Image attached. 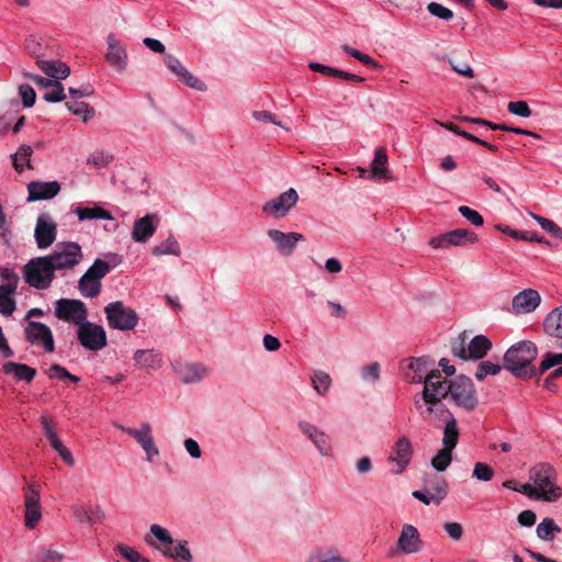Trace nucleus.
<instances>
[{"label": "nucleus", "mask_w": 562, "mask_h": 562, "mask_svg": "<svg viewBox=\"0 0 562 562\" xmlns=\"http://www.w3.org/2000/svg\"><path fill=\"white\" fill-rule=\"evenodd\" d=\"M538 349L535 342L522 340L512 346L504 356V367L519 379L539 376V368L532 366Z\"/></svg>", "instance_id": "1"}, {"label": "nucleus", "mask_w": 562, "mask_h": 562, "mask_svg": "<svg viewBox=\"0 0 562 562\" xmlns=\"http://www.w3.org/2000/svg\"><path fill=\"white\" fill-rule=\"evenodd\" d=\"M47 256L31 259L23 267L25 282L37 290H45L50 286L55 278V269Z\"/></svg>", "instance_id": "2"}, {"label": "nucleus", "mask_w": 562, "mask_h": 562, "mask_svg": "<svg viewBox=\"0 0 562 562\" xmlns=\"http://www.w3.org/2000/svg\"><path fill=\"white\" fill-rule=\"evenodd\" d=\"M448 397L459 407L465 411H474L479 404L477 392L473 381L463 374L449 381Z\"/></svg>", "instance_id": "3"}, {"label": "nucleus", "mask_w": 562, "mask_h": 562, "mask_svg": "<svg viewBox=\"0 0 562 562\" xmlns=\"http://www.w3.org/2000/svg\"><path fill=\"white\" fill-rule=\"evenodd\" d=\"M465 342L467 336L465 333H463L451 342L452 355L462 360H479L484 358L492 348V341L484 335L473 337L468 347H465Z\"/></svg>", "instance_id": "4"}, {"label": "nucleus", "mask_w": 562, "mask_h": 562, "mask_svg": "<svg viewBox=\"0 0 562 562\" xmlns=\"http://www.w3.org/2000/svg\"><path fill=\"white\" fill-rule=\"evenodd\" d=\"M108 324L113 329L132 330L139 321L135 310L126 306L122 301H114L104 307Z\"/></svg>", "instance_id": "5"}, {"label": "nucleus", "mask_w": 562, "mask_h": 562, "mask_svg": "<svg viewBox=\"0 0 562 562\" xmlns=\"http://www.w3.org/2000/svg\"><path fill=\"white\" fill-rule=\"evenodd\" d=\"M553 468L542 463L531 470V479L538 486V499L555 502L562 496L561 487L553 483Z\"/></svg>", "instance_id": "6"}, {"label": "nucleus", "mask_w": 562, "mask_h": 562, "mask_svg": "<svg viewBox=\"0 0 562 562\" xmlns=\"http://www.w3.org/2000/svg\"><path fill=\"white\" fill-rule=\"evenodd\" d=\"M77 338L85 349L91 351H99L108 344L104 328L88 321L78 326Z\"/></svg>", "instance_id": "7"}, {"label": "nucleus", "mask_w": 562, "mask_h": 562, "mask_svg": "<svg viewBox=\"0 0 562 562\" xmlns=\"http://www.w3.org/2000/svg\"><path fill=\"white\" fill-rule=\"evenodd\" d=\"M88 310L83 302L72 299H59L55 303V316L64 322L78 326L88 318Z\"/></svg>", "instance_id": "8"}, {"label": "nucleus", "mask_w": 562, "mask_h": 562, "mask_svg": "<svg viewBox=\"0 0 562 562\" xmlns=\"http://www.w3.org/2000/svg\"><path fill=\"white\" fill-rule=\"evenodd\" d=\"M47 257L55 270L71 269L80 262L82 251L77 243H65L56 245L53 254Z\"/></svg>", "instance_id": "9"}, {"label": "nucleus", "mask_w": 562, "mask_h": 562, "mask_svg": "<svg viewBox=\"0 0 562 562\" xmlns=\"http://www.w3.org/2000/svg\"><path fill=\"white\" fill-rule=\"evenodd\" d=\"M449 381L441 376L439 370H431L424 380V397L427 404L439 405L442 398H447Z\"/></svg>", "instance_id": "10"}, {"label": "nucleus", "mask_w": 562, "mask_h": 562, "mask_svg": "<svg viewBox=\"0 0 562 562\" xmlns=\"http://www.w3.org/2000/svg\"><path fill=\"white\" fill-rule=\"evenodd\" d=\"M24 338L27 342L43 347L46 352L55 350L54 337L50 328L40 322L29 321L24 328Z\"/></svg>", "instance_id": "11"}, {"label": "nucleus", "mask_w": 562, "mask_h": 562, "mask_svg": "<svg viewBox=\"0 0 562 562\" xmlns=\"http://www.w3.org/2000/svg\"><path fill=\"white\" fill-rule=\"evenodd\" d=\"M297 201V192L290 188L279 196L266 201L262 205V212L274 218H282L296 205Z\"/></svg>", "instance_id": "12"}, {"label": "nucleus", "mask_w": 562, "mask_h": 562, "mask_svg": "<svg viewBox=\"0 0 562 562\" xmlns=\"http://www.w3.org/2000/svg\"><path fill=\"white\" fill-rule=\"evenodd\" d=\"M479 240L477 235L465 228H457L446 234L432 237L429 245L432 248H448L451 246H463L465 244H475Z\"/></svg>", "instance_id": "13"}, {"label": "nucleus", "mask_w": 562, "mask_h": 562, "mask_svg": "<svg viewBox=\"0 0 562 562\" xmlns=\"http://www.w3.org/2000/svg\"><path fill=\"white\" fill-rule=\"evenodd\" d=\"M116 427L137 441L145 451L148 461H151L154 457L159 454V450L151 436V426L148 423H143L139 429L125 427L123 425H116Z\"/></svg>", "instance_id": "14"}, {"label": "nucleus", "mask_w": 562, "mask_h": 562, "mask_svg": "<svg viewBox=\"0 0 562 562\" xmlns=\"http://www.w3.org/2000/svg\"><path fill=\"white\" fill-rule=\"evenodd\" d=\"M57 235V225L47 213H42L36 220L34 237L40 249L53 245Z\"/></svg>", "instance_id": "15"}, {"label": "nucleus", "mask_w": 562, "mask_h": 562, "mask_svg": "<svg viewBox=\"0 0 562 562\" xmlns=\"http://www.w3.org/2000/svg\"><path fill=\"white\" fill-rule=\"evenodd\" d=\"M424 541L420 538L418 529L409 524H405L400 532L396 549L404 554H415L423 550Z\"/></svg>", "instance_id": "16"}, {"label": "nucleus", "mask_w": 562, "mask_h": 562, "mask_svg": "<svg viewBox=\"0 0 562 562\" xmlns=\"http://www.w3.org/2000/svg\"><path fill=\"white\" fill-rule=\"evenodd\" d=\"M268 237L276 244L277 250L283 256H291L299 241L305 240L301 233H283L277 228L268 229Z\"/></svg>", "instance_id": "17"}, {"label": "nucleus", "mask_w": 562, "mask_h": 562, "mask_svg": "<svg viewBox=\"0 0 562 562\" xmlns=\"http://www.w3.org/2000/svg\"><path fill=\"white\" fill-rule=\"evenodd\" d=\"M108 52L105 60L119 72H124L127 67V52L124 44H122L113 34L106 38Z\"/></svg>", "instance_id": "18"}, {"label": "nucleus", "mask_w": 562, "mask_h": 562, "mask_svg": "<svg viewBox=\"0 0 562 562\" xmlns=\"http://www.w3.org/2000/svg\"><path fill=\"white\" fill-rule=\"evenodd\" d=\"M165 64L168 69L172 71L179 78V80H182L188 87L198 91L206 90V85L190 74L176 56L167 54L165 56Z\"/></svg>", "instance_id": "19"}, {"label": "nucleus", "mask_w": 562, "mask_h": 562, "mask_svg": "<svg viewBox=\"0 0 562 562\" xmlns=\"http://www.w3.org/2000/svg\"><path fill=\"white\" fill-rule=\"evenodd\" d=\"M413 456V448L411 440L403 436L392 447L391 453L387 458L389 462H394L397 469L394 471L396 474L402 473L409 464Z\"/></svg>", "instance_id": "20"}, {"label": "nucleus", "mask_w": 562, "mask_h": 562, "mask_svg": "<svg viewBox=\"0 0 562 562\" xmlns=\"http://www.w3.org/2000/svg\"><path fill=\"white\" fill-rule=\"evenodd\" d=\"M179 379L186 383H198L209 375V370L201 363L177 362L175 366Z\"/></svg>", "instance_id": "21"}, {"label": "nucleus", "mask_w": 562, "mask_h": 562, "mask_svg": "<svg viewBox=\"0 0 562 562\" xmlns=\"http://www.w3.org/2000/svg\"><path fill=\"white\" fill-rule=\"evenodd\" d=\"M60 191V184L57 181H32L27 184V201L49 200L55 198Z\"/></svg>", "instance_id": "22"}, {"label": "nucleus", "mask_w": 562, "mask_h": 562, "mask_svg": "<svg viewBox=\"0 0 562 562\" xmlns=\"http://www.w3.org/2000/svg\"><path fill=\"white\" fill-rule=\"evenodd\" d=\"M158 217L156 214H147L135 221L132 237L137 243L147 241L156 232Z\"/></svg>", "instance_id": "23"}, {"label": "nucleus", "mask_w": 562, "mask_h": 562, "mask_svg": "<svg viewBox=\"0 0 562 562\" xmlns=\"http://www.w3.org/2000/svg\"><path fill=\"white\" fill-rule=\"evenodd\" d=\"M423 486L431 494L435 505H439L448 495V483L446 479L436 473L426 474L423 480Z\"/></svg>", "instance_id": "24"}, {"label": "nucleus", "mask_w": 562, "mask_h": 562, "mask_svg": "<svg viewBox=\"0 0 562 562\" xmlns=\"http://www.w3.org/2000/svg\"><path fill=\"white\" fill-rule=\"evenodd\" d=\"M541 302L540 294L533 289H526L513 299V308L516 313H530L535 311Z\"/></svg>", "instance_id": "25"}, {"label": "nucleus", "mask_w": 562, "mask_h": 562, "mask_svg": "<svg viewBox=\"0 0 562 562\" xmlns=\"http://www.w3.org/2000/svg\"><path fill=\"white\" fill-rule=\"evenodd\" d=\"M431 364H434V361L429 357L412 358L407 369L411 370L413 374L406 373V380L413 384L424 383L425 376L428 374V368Z\"/></svg>", "instance_id": "26"}, {"label": "nucleus", "mask_w": 562, "mask_h": 562, "mask_svg": "<svg viewBox=\"0 0 562 562\" xmlns=\"http://www.w3.org/2000/svg\"><path fill=\"white\" fill-rule=\"evenodd\" d=\"M36 65L49 78L57 81L66 79L70 74V68L63 61L44 60L37 57Z\"/></svg>", "instance_id": "27"}, {"label": "nucleus", "mask_w": 562, "mask_h": 562, "mask_svg": "<svg viewBox=\"0 0 562 562\" xmlns=\"http://www.w3.org/2000/svg\"><path fill=\"white\" fill-rule=\"evenodd\" d=\"M441 414L447 415L448 419L443 429L442 446L454 450L459 441V428L457 419L449 409H441Z\"/></svg>", "instance_id": "28"}, {"label": "nucleus", "mask_w": 562, "mask_h": 562, "mask_svg": "<svg viewBox=\"0 0 562 562\" xmlns=\"http://www.w3.org/2000/svg\"><path fill=\"white\" fill-rule=\"evenodd\" d=\"M544 333L562 340V305L553 308L543 321Z\"/></svg>", "instance_id": "29"}, {"label": "nucleus", "mask_w": 562, "mask_h": 562, "mask_svg": "<svg viewBox=\"0 0 562 562\" xmlns=\"http://www.w3.org/2000/svg\"><path fill=\"white\" fill-rule=\"evenodd\" d=\"M2 372L4 374H13L18 381H25L27 383L32 382L36 376V369L16 362H7L2 367Z\"/></svg>", "instance_id": "30"}, {"label": "nucleus", "mask_w": 562, "mask_h": 562, "mask_svg": "<svg viewBox=\"0 0 562 562\" xmlns=\"http://www.w3.org/2000/svg\"><path fill=\"white\" fill-rule=\"evenodd\" d=\"M387 165V155L386 150L383 147H379L375 149L374 159L372 161V169L369 175V179H392L390 177V171L386 167Z\"/></svg>", "instance_id": "31"}, {"label": "nucleus", "mask_w": 562, "mask_h": 562, "mask_svg": "<svg viewBox=\"0 0 562 562\" xmlns=\"http://www.w3.org/2000/svg\"><path fill=\"white\" fill-rule=\"evenodd\" d=\"M308 68L315 72H321L324 76L337 77V78H340L344 80H350V81L358 82V83L364 81L363 77L340 70L338 68L325 66V65H322V64H318L315 61L310 63Z\"/></svg>", "instance_id": "32"}, {"label": "nucleus", "mask_w": 562, "mask_h": 562, "mask_svg": "<svg viewBox=\"0 0 562 562\" xmlns=\"http://www.w3.org/2000/svg\"><path fill=\"white\" fill-rule=\"evenodd\" d=\"M134 360L139 368L153 370L160 368L162 362L160 353L153 349L137 350L134 353Z\"/></svg>", "instance_id": "33"}, {"label": "nucleus", "mask_w": 562, "mask_h": 562, "mask_svg": "<svg viewBox=\"0 0 562 562\" xmlns=\"http://www.w3.org/2000/svg\"><path fill=\"white\" fill-rule=\"evenodd\" d=\"M160 550L165 557L177 559L180 562H192V554L188 548L187 541H178L175 549L155 547Z\"/></svg>", "instance_id": "34"}, {"label": "nucleus", "mask_w": 562, "mask_h": 562, "mask_svg": "<svg viewBox=\"0 0 562 562\" xmlns=\"http://www.w3.org/2000/svg\"><path fill=\"white\" fill-rule=\"evenodd\" d=\"M16 290L0 286V314L10 316L16 310L14 294Z\"/></svg>", "instance_id": "35"}, {"label": "nucleus", "mask_w": 562, "mask_h": 562, "mask_svg": "<svg viewBox=\"0 0 562 562\" xmlns=\"http://www.w3.org/2000/svg\"><path fill=\"white\" fill-rule=\"evenodd\" d=\"M80 221L86 220H113L111 213L100 206L93 207H77L75 210Z\"/></svg>", "instance_id": "36"}, {"label": "nucleus", "mask_w": 562, "mask_h": 562, "mask_svg": "<svg viewBox=\"0 0 562 562\" xmlns=\"http://www.w3.org/2000/svg\"><path fill=\"white\" fill-rule=\"evenodd\" d=\"M151 254L156 257H160V256H165V255L180 256L181 249H180V245L176 240V238L172 236H169L165 241L160 243L159 245H156L151 249Z\"/></svg>", "instance_id": "37"}, {"label": "nucleus", "mask_w": 562, "mask_h": 562, "mask_svg": "<svg viewBox=\"0 0 562 562\" xmlns=\"http://www.w3.org/2000/svg\"><path fill=\"white\" fill-rule=\"evenodd\" d=\"M536 532L540 539L551 541L554 538V533L561 532V528L552 518L547 517L537 526Z\"/></svg>", "instance_id": "38"}, {"label": "nucleus", "mask_w": 562, "mask_h": 562, "mask_svg": "<svg viewBox=\"0 0 562 562\" xmlns=\"http://www.w3.org/2000/svg\"><path fill=\"white\" fill-rule=\"evenodd\" d=\"M78 289L85 297H95L101 291V282L92 278H86V272L79 279Z\"/></svg>", "instance_id": "39"}, {"label": "nucleus", "mask_w": 562, "mask_h": 562, "mask_svg": "<svg viewBox=\"0 0 562 562\" xmlns=\"http://www.w3.org/2000/svg\"><path fill=\"white\" fill-rule=\"evenodd\" d=\"M41 424L44 430V435L49 441L50 446L54 450H56L58 453L63 451L66 447L61 442V440L58 438L56 431L54 430V427L52 425V420L47 417H42Z\"/></svg>", "instance_id": "40"}, {"label": "nucleus", "mask_w": 562, "mask_h": 562, "mask_svg": "<svg viewBox=\"0 0 562 562\" xmlns=\"http://www.w3.org/2000/svg\"><path fill=\"white\" fill-rule=\"evenodd\" d=\"M66 108L74 115L81 116L83 122H87L94 115V110L86 102L81 101H68L66 102Z\"/></svg>", "instance_id": "41"}, {"label": "nucleus", "mask_w": 562, "mask_h": 562, "mask_svg": "<svg viewBox=\"0 0 562 562\" xmlns=\"http://www.w3.org/2000/svg\"><path fill=\"white\" fill-rule=\"evenodd\" d=\"M33 154V149L29 145H21L15 153V155L12 156L13 159V167L18 172H21L23 170V162H26L27 168L32 169V166L30 164V158Z\"/></svg>", "instance_id": "42"}, {"label": "nucleus", "mask_w": 562, "mask_h": 562, "mask_svg": "<svg viewBox=\"0 0 562 562\" xmlns=\"http://www.w3.org/2000/svg\"><path fill=\"white\" fill-rule=\"evenodd\" d=\"M111 270V266L109 262L102 259H95L92 266L86 271V278H92L101 282V279L104 278Z\"/></svg>", "instance_id": "43"}, {"label": "nucleus", "mask_w": 562, "mask_h": 562, "mask_svg": "<svg viewBox=\"0 0 562 562\" xmlns=\"http://www.w3.org/2000/svg\"><path fill=\"white\" fill-rule=\"evenodd\" d=\"M453 450L442 447L431 459V465L439 472L445 471L452 461Z\"/></svg>", "instance_id": "44"}, {"label": "nucleus", "mask_w": 562, "mask_h": 562, "mask_svg": "<svg viewBox=\"0 0 562 562\" xmlns=\"http://www.w3.org/2000/svg\"><path fill=\"white\" fill-rule=\"evenodd\" d=\"M43 99L49 103L64 101L66 99V93L63 83L55 80L52 87L46 89Z\"/></svg>", "instance_id": "45"}, {"label": "nucleus", "mask_w": 562, "mask_h": 562, "mask_svg": "<svg viewBox=\"0 0 562 562\" xmlns=\"http://www.w3.org/2000/svg\"><path fill=\"white\" fill-rule=\"evenodd\" d=\"M47 375L49 379H60V380H69L74 383H78L80 381V378L71 374L66 368H64L60 364H52L47 371Z\"/></svg>", "instance_id": "46"}, {"label": "nucleus", "mask_w": 562, "mask_h": 562, "mask_svg": "<svg viewBox=\"0 0 562 562\" xmlns=\"http://www.w3.org/2000/svg\"><path fill=\"white\" fill-rule=\"evenodd\" d=\"M313 387L318 394H325L331 384L329 374L324 371H317L312 378Z\"/></svg>", "instance_id": "47"}, {"label": "nucleus", "mask_w": 562, "mask_h": 562, "mask_svg": "<svg viewBox=\"0 0 562 562\" xmlns=\"http://www.w3.org/2000/svg\"><path fill=\"white\" fill-rule=\"evenodd\" d=\"M342 50L345 53H347L348 55L352 56L353 58H356L357 60H359L360 63L367 65V66H371L373 68H380L381 66L378 64V61H375L372 57H370L369 55L364 54V53H361L360 50L356 49V48H352L350 47L349 45L347 44H344L341 46Z\"/></svg>", "instance_id": "48"}, {"label": "nucleus", "mask_w": 562, "mask_h": 562, "mask_svg": "<svg viewBox=\"0 0 562 562\" xmlns=\"http://www.w3.org/2000/svg\"><path fill=\"white\" fill-rule=\"evenodd\" d=\"M472 476L479 481L490 482L494 476V470L487 463L476 462L474 464Z\"/></svg>", "instance_id": "49"}, {"label": "nucleus", "mask_w": 562, "mask_h": 562, "mask_svg": "<svg viewBox=\"0 0 562 562\" xmlns=\"http://www.w3.org/2000/svg\"><path fill=\"white\" fill-rule=\"evenodd\" d=\"M499 372L501 366L493 363L491 361H481L477 366L475 378L479 381H482L487 374L496 375Z\"/></svg>", "instance_id": "50"}, {"label": "nucleus", "mask_w": 562, "mask_h": 562, "mask_svg": "<svg viewBox=\"0 0 562 562\" xmlns=\"http://www.w3.org/2000/svg\"><path fill=\"white\" fill-rule=\"evenodd\" d=\"M0 278L4 282L0 286L12 288L13 290L18 289L20 278L12 269L8 267H0Z\"/></svg>", "instance_id": "51"}, {"label": "nucleus", "mask_w": 562, "mask_h": 562, "mask_svg": "<svg viewBox=\"0 0 562 562\" xmlns=\"http://www.w3.org/2000/svg\"><path fill=\"white\" fill-rule=\"evenodd\" d=\"M561 363H562V352L561 353H553V352L546 353V356L539 367V376L542 375L549 369L553 368L554 366L561 364Z\"/></svg>", "instance_id": "52"}, {"label": "nucleus", "mask_w": 562, "mask_h": 562, "mask_svg": "<svg viewBox=\"0 0 562 562\" xmlns=\"http://www.w3.org/2000/svg\"><path fill=\"white\" fill-rule=\"evenodd\" d=\"M496 229L502 232V233H504V234H506V235H509L510 237H513L515 239L528 240V241H532L533 240V237L531 236L532 232L516 231V229H513L512 227H509L507 225H503V224L496 225Z\"/></svg>", "instance_id": "53"}, {"label": "nucleus", "mask_w": 562, "mask_h": 562, "mask_svg": "<svg viewBox=\"0 0 562 562\" xmlns=\"http://www.w3.org/2000/svg\"><path fill=\"white\" fill-rule=\"evenodd\" d=\"M458 211L472 225L482 226L484 224V218L477 211H475L467 205L460 206Z\"/></svg>", "instance_id": "54"}, {"label": "nucleus", "mask_w": 562, "mask_h": 562, "mask_svg": "<svg viewBox=\"0 0 562 562\" xmlns=\"http://www.w3.org/2000/svg\"><path fill=\"white\" fill-rule=\"evenodd\" d=\"M113 157L105 151H94L88 158V164L94 166L95 168H104L111 161Z\"/></svg>", "instance_id": "55"}, {"label": "nucleus", "mask_w": 562, "mask_h": 562, "mask_svg": "<svg viewBox=\"0 0 562 562\" xmlns=\"http://www.w3.org/2000/svg\"><path fill=\"white\" fill-rule=\"evenodd\" d=\"M427 10L430 14H432L434 16H437L441 20L449 21L453 18V12L450 9H448L437 2H430L427 5Z\"/></svg>", "instance_id": "56"}, {"label": "nucleus", "mask_w": 562, "mask_h": 562, "mask_svg": "<svg viewBox=\"0 0 562 562\" xmlns=\"http://www.w3.org/2000/svg\"><path fill=\"white\" fill-rule=\"evenodd\" d=\"M507 110L520 117H529L532 113L526 101H512L508 103Z\"/></svg>", "instance_id": "57"}, {"label": "nucleus", "mask_w": 562, "mask_h": 562, "mask_svg": "<svg viewBox=\"0 0 562 562\" xmlns=\"http://www.w3.org/2000/svg\"><path fill=\"white\" fill-rule=\"evenodd\" d=\"M315 448L319 451L322 456H329L331 452V443L330 438L323 430L313 441Z\"/></svg>", "instance_id": "58"}, {"label": "nucleus", "mask_w": 562, "mask_h": 562, "mask_svg": "<svg viewBox=\"0 0 562 562\" xmlns=\"http://www.w3.org/2000/svg\"><path fill=\"white\" fill-rule=\"evenodd\" d=\"M25 507H35L40 505V491L35 485L29 484L24 488Z\"/></svg>", "instance_id": "59"}, {"label": "nucleus", "mask_w": 562, "mask_h": 562, "mask_svg": "<svg viewBox=\"0 0 562 562\" xmlns=\"http://www.w3.org/2000/svg\"><path fill=\"white\" fill-rule=\"evenodd\" d=\"M19 94L22 98L23 105L25 108H31L34 105L36 100L35 90L29 85H21L19 87Z\"/></svg>", "instance_id": "60"}, {"label": "nucleus", "mask_w": 562, "mask_h": 562, "mask_svg": "<svg viewBox=\"0 0 562 562\" xmlns=\"http://www.w3.org/2000/svg\"><path fill=\"white\" fill-rule=\"evenodd\" d=\"M72 516L79 522H90L93 518L91 517V509L86 507L83 504H75L71 506Z\"/></svg>", "instance_id": "61"}, {"label": "nucleus", "mask_w": 562, "mask_h": 562, "mask_svg": "<svg viewBox=\"0 0 562 562\" xmlns=\"http://www.w3.org/2000/svg\"><path fill=\"white\" fill-rule=\"evenodd\" d=\"M361 376L366 381L376 382L380 379V364L379 362H372L371 364L363 367Z\"/></svg>", "instance_id": "62"}, {"label": "nucleus", "mask_w": 562, "mask_h": 562, "mask_svg": "<svg viewBox=\"0 0 562 562\" xmlns=\"http://www.w3.org/2000/svg\"><path fill=\"white\" fill-rule=\"evenodd\" d=\"M41 517V506L25 507V526L27 528L33 529Z\"/></svg>", "instance_id": "63"}, {"label": "nucleus", "mask_w": 562, "mask_h": 562, "mask_svg": "<svg viewBox=\"0 0 562 562\" xmlns=\"http://www.w3.org/2000/svg\"><path fill=\"white\" fill-rule=\"evenodd\" d=\"M150 532L155 536L157 540L165 544H172L175 542L169 531L159 525H151Z\"/></svg>", "instance_id": "64"}]
</instances>
